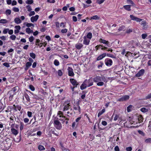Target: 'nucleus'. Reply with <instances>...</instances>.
Segmentation results:
<instances>
[{
    "instance_id": "864d4df0",
    "label": "nucleus",
    "mask_w": 151,
    "mask_h": 151,
    "mask_svg": "<svg viewBox=\"0 0 151 151\" xmlns=\"http://www.w3.org/2000/svg\"><path fill=\"white\" fill-rule=\"evenodd\" d=\"M29 41L30 42H32L34 40V38L33 36L30 37L29 38Z\"/></svg>"
},
{
    "instance_id": "6e6d98bb",
    "label": "nucleus",
    "mask_w": 151,
    "mask_h": 151,
    "mask_svg": "<svg viewBox=\"0 0 151 151\" xmlns=\"http://www.w3.org/2000/svg\"><path fill=\"white\" fill-rule=\"evenodd\" d=\"M11 13V10H6V14L7 15H9Z\"/></svg>"
},
{
    "instance_id": "0e129e2a",
    "label": "nucleus",
    "mask_w": 151,
    "mask_h": 151,
    "mask_svg": "<svg viewBox=\"0 0 151 151\" xmlns=\"http://www.w3.org/2000/svg\"><path fill=\"white\" fill-rule=\"evenodd\" d=\"M132 29H128L126 31V32L127 33H129L130 32H132Z\"/></svg>"
},
{
    "instance_id": "c03bdc74",
    "label": "nucleus",
    "mask_w": 151,
    "mask_h": 151,
    "mask_svg": "<svg viewBox=\"0 0 151 151\" xmlns=\"http://www.w3.org/2000/svg\"><path fill=\"white\" fill-rule=\"evenodd\" d=\"M8 31H9V28H6L3 31V33L4 34H6L8 32Z\"/></svg>"
},
{
    "instance_id": "1a4fd4ad",
    "label": "nucleus",
    "mask_w": 151,
    "mask_h": 151,
    "mask_svg": "<svg viewBox=\"0 0 151 151\" xmlns=\"http://www.w3.org/2000/svg\"><path fill=\"white\" fill-rule=\"evenodd\" d=\"M68 72V75L70 76H73L74 75V74L73 71V69L71 67H68L67 68Z\"/></svg>"
},
{
    "instance_id": "0eeeda50",
    "label": "nucleus",
    "mask_w": 151,
    "mask_h": 151,
    "mask_svg": "<svg viewBox=\"0 0 151 151\" xmlns=\"http://www.w3.org/2000/svg\"><path fill=\"white\" fill-rule=\"evenodd\" d=\"M145 70L144 69H142L139 70L136 74L135 76L137 77H139L142 76L144 74Z\"/></svg>"
},
{
    "instance_id": "c9c22d12",
    "label": "nucleus",
    "mask_w": 151,
    "mask_h": 151,
    "mask_svg": "<svg viewBox=\"0 0 151 151\" xmlns=\"http://www.w3.org/2000/svg\"><path fill=\"white\" fill-rule=\"evenodd\" d=\"M106 55H107V56L108 57H110V58H116V57L115 55H112V54H106Z\"/></svg>"
},
{
    "instance_id": "6ab92c4d",
    "label": "nucleus",
    "mask_w": 151,
    "mask_h": 151,
    "mask_svg": "<svg viewBox=\"0 0 151 151\" xmlns=\"http://www.w3.org/2000/svg\"><path fill=\"white\" fill-rule=\"evenodd\" d=\"M106 56V53H104L99 56L97 58V60H100L102 59Z\"/></svg>"
},
{
    "instance_id": "473e14b6",
    "label": "nucleus",
    "mask_w": 151,
    "mask_h": 151,
    "mask_svg": "<svg viewBox=\"0 0 151 151\" xmlns=\"http://www.w3.org/2000/svg\"><path fill=\"white\" fill-rule=\"evenodd\" d=\"M140 111L143 112H146L148 111V109L145 108H142L141 109Z\"/></svg>"
},
{
    "instance_id": "58836bf2",
    "label": "nucleus",
    "mask_w": 151,
    "mask_h": 151,
    "mask_svg": "<svg viewBox=\"0 0 151 151\" xmlns=\"http://www.w3.org/2000/svg\"><path fill=\"white\" fill-rule=\"evenodd\" d=\"M132 105H129L127 107V110L128 112H129L131 111V109L132 108Z\"/></svg>"
},
{
    "instance_id": "412c9836",
    "label": "nucleus",
    "mask_w": 151,
    "mask_h": 151,
    "mask_svg": "<svg viewBox=\"0 0 151 151\" xmlns=\"http://www.w3.org/2000/svg\"><path fill=\"white\" fill-rule=\"evenodd\" d=\"M11 132L14 135H16L18 133V131L14 128H12L11 129Z\"/></svg>"
},
{
    "instance_id": "4be33fe9",
    "label": "nucleus",
    "mask_w": 151,
    "mask_h": 151,
    "mask_svg": "<svg viewBox=\"0 0 151 151\" xmlns=\"http://www.w3.org/2000/svg\"><path fill=\"white\" fill-rule=\"evenodd\" d=\"M14 22L17 24L21 23L22 22L19 18H16L14 20Z\"/></svg>"
},
{
    "instance_id": "cd10ccee",
    "label": "nucleus",
    "mask_w": 151,
    "mask_h": 151,
    "mask_svg": "<svg viewBox=\"0 0 151 151\" xmlns=\"http://www.w3.org/2000/svg\"><path fill=\"white\" fill-rule=\"evenodd\" d=\"M92 37V34L91 32L88 33L87 35V36H86V37H87L88 39H89L90 40L91 39Z\"/></svg>"
},
{
    "instance_id": "7ed1b4c3",
    "label": "nucleus",
    "mask_w": 151,
    "mask_h": 151,
    "mask_svg": "<svg viewBox=\"0 0 151 151\" xmlns=\"http://www.w3.org/2000/svg\"><path fill=\"white\" fill-rule=\"evenodd\" d=\"M70 105L69 103H67L65 102L63 104V107L60 106V110L62 111L63 113H66V111H67L70 108Z\"/></svg>"
},
{
    "instance_id": "9b49d317",
    "label": "nucleus",
    "mask_w": 151,
    "mask_h": 151,
    "mask_svg": "<svg viewBox=\"0 0 151 151\" xmlns=\"http://www.w3.org/2000/svg\"><path fill=\"white\" fill-rule=\"evenodd\" d=\"M83 44L87 45H88L89 44L90 40L88 39L87 37H86V36L83 37Z\"/></svg>"
},
{
    "instance_id": "774afa93",
    "label": "nucleus",
    "mask_w": 151,
    "mask_h": 151,
    "mask_svg": "<svg viewBox=\"0 0 151 151\" xmlns=\"http://www.w3.org/2000/svg\"><path fill=\"white\" fill-rule=\"evenodd\" d=\"M114 150L115 151H119V149L118 146H116L114 147Z\"/></svg>"
},
{
    "instance_id": "5fc2aeb1",
    "label": "nucleus",
    "mask_w": 151,
    "mask_h": 151,
    "mask_svg": "<svg viewBox=\"0 0 151 151\" xmlns=\"http://www.w3.org/2000/svg\"><path fill=\"white\" fill-rule=\"evenodd\" d=\"M27 115L29 117H31L32 116V113L31 112L28 111L27 112Z\"/></svg>"
},
{
    "instance_id": "c756f323",
    "label": "nucleus",
    "mask_w": 151,
    "mask_h": 151,
    "mask_svg": "<svg viewBox=\"0 0 151 151\" xmlns=\"http://www.w3.org/2000/svg\"><path fill=\"white\" fill-rule=\"evenodd\" d=\"M99 17L97 15H95L91 17V19L98 20L99 19Z\"/></svg>"
},
{
    "instance_id": "5701e85b",
    "label": "nucleus",
    "mask_w": 151,
    "mask_h": 151,
    "mask_svg": "<svg viewBox=\"0 0 151 151\" xmlns=\"http://www.w3.org/2000/svg\"><path fill=\"white\" fill-rule=\"evenodd\" d=\"M87 87L84 81L81 84L80 86V88L81 90H83L86 88Z\"/></svg>"
},
{
    "instance_id": "a18cd8bd",
    "label": "nucleus",
    "mask_w": 151,
    "mask_h": 151,
    "mask_svg": "<svg viewBox=\"0 0 151 151\" xmlns=\"http://www.w3.org/2000/svg\"><path fill=\"white\" fill-rule=\"evenodd\" d=\"M3 65L4 66H5L7 68H9V67H10L9 64L5 62V63H4L3 64Z\"/></svg>"
},
{
    "instance_id": "4d7b16f0",
    "label": "nucleus",
    "mask_w": 151,
    "mask_h": 151,
    "mask_svg": "<svg viewBox=\"0 0 151 151\" xmlns=\"http://www.w3.org/2000/svg\"><path fill=\"white\" fill-rule=\"evenodd\" d=\"M105 0H97V2L99 4H100L103 3Z\"/></svg>"
},
{
    "instance_id": "e433bc0d",
    "label": "nucleus",
    "mask_w": 151,
    "mask_h": 151,
    "mask_svg": "<svg viewBox=\"0 0 151 151\" xmlns=\"http://www.w3.org/2000/svg\"><path fill=\"white\" fill-rule=\"evenodd\" d=\"M38 149L40 150H45V148L44 146L42 145H39L38 146Z\"/></svg>"
},
{
    "instance_id": "09e8293b",
    "label": "nucleus",
    "mask_w": 151,
    "mask_h": 151,
    "mask_svg": "<svg viewBox=\"0 0 151 151\" xmlns=\"http://www.w3.org/2000/svg\"><path fill=\"white\" fill-rule=\"evenodd\" d=\"M58 75L60 76H62L63 74L62 72L60 70H58Z\"/></svg>"
},
{
    "instance_id": "a878e982",
    "label": "nucleus",
    "mask_w": 151,
    "mask_h": 151,
    "mask_svg": "<svg viewBox=\"0 0 151 151\" xmlns=\"http://www.w3.org/2000/svg\"><path fill=\"white\" fill-rule=\"evenodd\" d=\"M25 24L26 26L29 28V27H32L33 28L34 27V25L32 23H28L26 22Z\"/></svg>"
},
{
    "instance_id": "2f4dec72",
    "label": "nucleus",
    "mask_w": 151,
    "mask_h": 151,
    "mask_svg": "<svg viewBox=\"0 0 151 151\" xmlns=\"http://www.w3.org/2000/svg\"><path fill=\"white\" fill-rule=\"evenodd\" d=\"M21 139V136L18 137L16 139H15V141L17 143H18L20 142Z\"/></svg>"
},
{
    "instance_id": "f03ea898",
    "label": "nucleus",
    "mask_w": 151,
    "mask_h": 151,
    "mask_svg": "<svg viewBox=\"0 0 151 151\" xmlns=\"http://www.w3.org/2000/svg\"><path fill=\"white\" fill-rule=\"evenodd\" d=\"M12 145V142L9 139H6L2 143L1 145L3 147H1L3 150H8L9 149Z\"/></svg>"
},
{
    "instance_id": "69168bd1",
    "label": "nucleus",
    "mask_w": 151,
    "mask_h": 151,
    "mask_svg": "<svg viewBox=\"0 0 151 151\" xmlns=\"http://www.w3.org/2000/svg\"><path fill=\"white\" fill-rule=\"evenodd\" d=\"M60 27H62V28H65V26L63 22H62L60 23Z\"/></svg>"
},
{
    "instance_id": "49530a36",
    "label": "nucleus",
    "mask_w": 151,
    "mask_h": 151,
    "mask_svg": "<svg viewBox=\"0 0 151 151\" xmlns=\"http://www.w3.org/2000/svg\"><path fill=\"white\" fill-rule=\"evenodd\" d=\"M10 38L12 40H15L16 38V36L14 35H12L10 36Z\"/></svg>"
},
{
    "instance_id": "b1692460",
    "label": "nucleus",
    "mask_w": 151,
    "mask_h": 151,
    "mask_svg": "<svg viewBox=\"0 0 151 151\" xmlns=\"http://www.w3.org/2000/svg\"><path fill=\"white\" fill-rule=\"evenodd\" d=\"M138 120L139 122V123H141L143 122V117L141 115H139L138 116Z\"/></svg>"
},
{
    "instance_id": "13d9d810",
    "label": "nucleus",
    "mask_w": 151,
    "mask_h": 151,
    "mask_svg": "<svg viewBox=\"0 0 151 151\" xmlns=\"http://www.w3.org/2000/svg\"><path fill=\"white\" fill-rule=\"evenodd\" d=\"M147 36V35L146 34H143L142 35V38L143 39H145Z\"/></svg>"
},
{
    "instance_id": "6e6552de",
    "label": "nucleus",
    "mask_w": 151,
    "mask_h": 151,
    "mask_svg": "<svg viewBox=\"0 0 151 151\" xmlns=\"http://www.w3.org/2000/svg\"><path fill=\"white\" fill-rule=\"evenodd\" d=\"M131 20L135 21L137 22H140L142 21V19L137 18L132 15H131L130 16Z\"/></svg>"
},
{
    "instance_id": "f8f14e48",
    "label": "nucleus",
    "mask_w": 151,
    "mask_h": 151,
    "mask_svg": "<svg viewBox=\"0 0 151 151\" xmlns=\"http://www.w3.org/2000/svg\"><path fill=\"white\" fill-rule=\"evenodd\" d=\"M141 25L142 26L143 29H146L148 27L147 22L145 20L142 21L141 23Z\"/></svg>"
},
{
    "instance_id": "ddd939ff",
    "label": "nucleus",
    "mask_w": 151,
    "mask_h": 151,
    "mask_svg": "<svg viewBox=\"0 0 151 151\" xmlns=\"http://www.w3.org/2000/svg\"><path fill=\"white\" fill-rule=\"evenodd\" d=\"M99 42L104 44L106 45L108 47H110L109 45V42L108 41H107L103 39H100L99 40Z\"/></svg>"
},
{
    "instance_id": "79ce46f5",
    "label": "nucleus",
    "mask_w": 151,
    "mask_h": 151,
    "mask_svg": "<svg viewBox=\"0 0 151 151\" xmlns=\"http://www.w3.org/2000/svg\"><path fill=\"white\" fill-rule=\"evenodd\" d=\"M124 8L125 9H130V5H126L124 6Z\"/></svg>"
},
{
    "instance_id": "a19ab883",
    "label": "nucleus",
    "mask_w": 151,
    "mask_h": 151,
    "mask_svg": "<svg viewBox=\"0 0 151 151\" xmlns=\"http://www.w3.org/2000/svg\"><path fill=\"white\" fill-rule=\"evenodd\" d=\"M103 47V45H98L97 46H96L95 47V48L96 49V50H97L99 49L100 48L101 49V48L102 47Z\"/></svg>"
},
{
    "instance_id": "c85d7f7f",
    "label": "nucleus",
    "mask_w": 151,
    "mask_h": 151,
    "mask_svg": "<svg viewBox=\"0 0 151 151\" xmlns=\"http://www.w3.org/2000/svg\"><path fill=\"white\" fill-rule=\"evenodd\" d=\"M105 110L104 109H102L101 111H99L98 114V116L99 117L103 113L105 112Z\"/></svg>"
},
{
    "instance_id": "39448f33",
    "label": "nucleus",
    "mask_w": 151,
    "mask_h": 151,
    "mask_svg": "<svg viewBox=\"0 0 151 151\" xmlns=\"http://www.w3.org/2000/svg\"><path fill=\"white\" fill-rule=\"evenodd\" d=\"M105 63L108 66H110L113 64V61L111 59L109 58H106L105 60Z\"/></svg>"
},
{
    "instance_id": "37998d69",
    "label": "nucleus",
    "mask_w": 151,
    "mask_h": 151,
    "mask_svg": "<svg viewBox=\"0 0 151 151\" xmlns=\"http://www.w3.org/2000/svg\"><path fill=\"white\" fill-rule=\"evenodd\" d=\"M29 89L32 91H34L35 90V88L34 86L32 85H30L29 86Z\"/></svg>"
},
{
    "instance_id": "7c9ffc66",
    "label": "nucleus",
    "mask_w": 151,
    "mask_h": 151,
    "mask_svg": "<svg viewBox=\"0 0 151 151\" xmlns=\"http://www.w3.org/2000/svg\"><path fill=\"white\" fill-rule=\"evenodd\" d=\"M8 22V21L6 19H2L0 20V23L5 24Z\"/></svg>"
},
{
    "instance_id": "2eb2a0df",
    "label": "nucleus",
    "mask_w": 151,
    "mask_h": 151,
    "mask_svg": "<svg viewBox=\"0 0 151 151\" xmlns=\"http://www.w3.org/2000/svg\"><path fill=\"white\" fill-rule=\"evenodd\" d=\"M73 108L76 111V112L77 113H79V114H80L81 108L79 105H78L77 106H74Z\"/></svg>"
},
{
    "instance_id": "393cba45",
    "label": "nucleus",
    "mask_w": 151,
    "mask_h": 151,
    "mask_svg": "<svg viewBox=\"0 0 151 151\" xmlns=\"http://www.w3.org/2000/svg\"><path fill=\"white\" fill-rule=\"evenodd\" d=\"M26 32L28 34H29L31 33H32L33 32V31L31 30L30 28L29 27L26 28Z\"/></svg>"
},
{
    "instance_id": "9d476101",
    "label": "nucleus",
    "mask_w": 151,
    "mask_h": 151,
    "mask_svg": "<svg viewBox=\"0 0 151 151\" xmlns=\"http://www.w3.org/2000/svg\"><path fill=\"white\" fill-rule=\"evenodd\" d=\"M129 98V96L125 95L119 99H118L117 101H125L128 100Z\"/></svg>"
},
{
    "instance_id": "3c124183",
    "label": "nucleus",
    "mask_w": 151,
    "mask_h": 151,
    "mask_svg": "<svg viewBox=\"0 0 151 151\" xmlns=\"http://www.w3.org/2000/svg\"><path fill=\"white\" fill-rule=\"evenodd\" d=\"M145 142L146 143L151 142V138H148L146 139L145 140Z\"/></svg>"
},
{
    "instance_id": "e2e57ef3",
    "label": "nucleus",
    "mask_w": 151,
    "mask_h": 151,
    "mask_svg": "<svg viewBox=\"0 0 151 151\" xmlns=\"http://www.w3.org/2000/svg\"><path fill=\"white\" fill-rule=\"evenodd\" d=\"M8 32L9 35H12L13 33V30L12 29H9Z\"/></svg>"
},
{
    "instance_id": "20e7f679",
    "label": "nucleus",
    "mask_w": 151,
    "mask_h": 151,
    "mask_svg": "<svg viewBox=\"0 0 151 151\" xmlns=\"http://www.w3.org/2000/svg\"><path fill=\"white\" fill-rule=\"evenodd\" d=\"M53 124L56 129L60 130L61 129L62 127V124L58 120H54Z\"/></svg>"
},
{
    "instance_id": "f704fd0d",
    "label": "nucleus",
    "mask_w": 151,
    "mask_h": 151,
    "mask_svg": "<svg viewBox=\"0 0 151 151\" xmlns=\"http://www.w3.org/2000/svg\"><path fill=\"white\" fill-rule=\"evenodd\" d=\"M24 97L27 101L29 102L30 99L29 98V97L27 94H25L24 95Z\"/></svg>"
},
{
    "instance_id": "bb28decb",
    "label": "nucleus",
    "mask_w": 151,
    "mask_h": 151,
    "mask_svg": "<svg viewBox=\"0 0 151 151\" xmlns=\"http://www.w3.org/2000/svg\"><path fill=\"white\" fill-rule=\"evenodd\" d=\"M114 116V121H116L119 118V116L117 114H113L112 116L111 117H113Z\"/></svg>"
},
{
    "instance_id": "423d86ee",
    "label": "nucleus",
    "mask_w": 151,
    "mask_h": 151,
    "mask_svg": "<svg viewBox=\"0 0 151 151\" xmlns=\"http://www.w3.org/2000/svg\"><path fill=\"white\" fill-rule=\"evenodd\" d=\"M84 81L87 87H89L93 84V82L91 79L86 80Z\"/></svg>"
},
{
    "instance_id": "603ef678",
    "label": "nucleus",
    "mask_w": 151,
    "mask_h": 151,
    "mask_svg": "<svg viewBox=\"0 0 151 151\" xmlns=\"http://www.w3.org/2000/svg\"><path fill=\"white\" fill-rule=\"evenodd\" d=\"M24 124L23 123H21L20 126V130H22L24 128Z\"/></svg>"
},
{
    "instance_id": "4c0bfd02",
    "label": "nucleus",
    "mask_w": 151,
    "mask_h": 151,
    "mask_svg": "<svg viewBox=\"0 0 151 151\" xmlns=\"http://www.w3.org/2000/svg\"><path fill=\"white\" fill-rule=\"evenodd\" d=\"M33 0H27L26 1L25 3L27 4H31L33 3Z\"/></svg>"
},
{
    "instance_id": "bf43d9fd",
    "label": "nucleus",
    "mask_w": 151,
    "mask_h": 151,
    "mask_svg": "<svg viewBox=\"0 0 151 151\" xmlns=\"http://www.w3.org/2000/svg\"><path fill=\"white\" fill-rule=\"evenodd\" d=\"M100 63L101 64L99 65L98 66V68L99 69L100 67H102L104 64V63L102 62H100Z\"/></svg>"
},
{
    "instance_id": "8fccbe9b",
    "label": "nucleus",
    "mask_w": 151,
    "mask_h": 151,
    "mask_svg": "<svg viewBox=\"0 0 151 151\" xmlns=\"http://www.w3.org/2000/svg\"><path fill=\"white\" fill-rule=\"evenodd\" d=\"M32 65V63H30V62H27L25 65L26 67H28L29 68V67Z\"/></svg>"
},
{
    "instance_id": "f257e3e1",
    "label": "nucleus",
    "mask_w": 151,
    "mask_h": 151,
    "mask_svg": "<svg viewBox=\"0 0 151 151\" xmlns=\"http://www.w3.org/2000/svg\"><path fill=\"white\" fill-rule=\"evenodd\" d=\"M93 81L94 82L97 83V85L98 86H103L104 82L106 83L108 81L107 78L104 76H96L93 78Z\"/></svg>"
},
{
    "instance_id": "72a5a7b5",
    "label": "nucleus",
    "mask_w": 151,
    "mask_h": 151,
    "mask_svg": "<svg viewBox=\"0 0 151 151\" xmlns=\"http://www.w3.org/2000/svg\"><path fill=\"white\" fill-rule=\"evenodd\" d=\"M54 64L56 66H58L59 65V62L58 60H55L54 62Z\"/></svg>"
},
{
    "instance_id": "ea45409f",
    "label": "nucleus",
    "mask_w": 151,
    "mask_h": 151,
    "mask_svg": "<svg viewBox=\"0 0 151 151\" xmlns=\"http://www.w3.org/2000/svg\"><path fill=\"white\" fill-rule=\"evenodd\" d=\"M30 56L33 59H35V58L36 55L33 52L30 53L29 54Z\"/></svg>"
},
{
    "instance_id": "338daca9",
    "label": "nucleus",
    "mask_w": 151,
    "mask_h": 151,
    "mask_svg": "<svg viewBox=\"0 0 151 151\" xmlns=\"http://www.w3.org/2000/svg\"><path fill=\"white\" fill-rule=\"evenodd\" d=\"M35 14V12H34V11H32L30 12L29 15V16L30 17L33 15H34Z\"/></svg>"
},
{
    "instance_id": "4468645a",
    "label": "nucleus",
    "mask_w": 151,
    "mask_h": 151,
    "mask_svg": "<svg viewBox=\"0 0 151 151\" xmlns=\"http://www.w3.org/2000/svg\"><path fill=\"white\" fill-rule=\"evenodd\" d=\"M57 116L59 117H62L64 119H65V120L67 119L65 116H63V112L61 111H59L58 112Z\"/></svg>"
},
{
    "instance_id": "aec40b11",
    "label": "nucleus",
    "mask_w": 151,
    "mask_h": 151,
    "mask_svg": "<svg viewBox=\"0 0 151 151\" xmlns=\"http://www.w3.org/2000/svg\"><path fill=\"white\" fill-rule=\"evenodd\" d=\"M15 29L14 30V32L15 34L18 33L19 30L20 29L21 27L19 25H17L15 26Z\"/></svg>"
},
{
    "instance_id": "680f3d73",
    "label": "nucleus",
    "mask_w": 151,
    "mask_h": 151,
    "mask_svg": "<svg viewBox=\"0 0 151 151\" xmlns=\"http://www.w3.org/2000/svg\"><path fill=\"white\" fill-rule=\"evenodd\" d=\"M132 150V147H128L126 149L127 151H131Z\"/></svg>"
},
{
    "instance_id": "de8ad7c7",
    "label": "nucleus",
    "mask_w": 151,
    "mask_h": 151,
    "mask_svg": "<svg viewBox=\"0 0 151 151\" xmlns=\"http://www.w3.org/2000/svg\"><path fill=\"white\" fill-rule=\"evenodd\" d=\"M15 118V116L14 115H12L10 117V119L11 120V123H13V122H14V119Z\"/></svg>"
},
{
    "instance_id": "dca6fc26",
    "label": "nucleus",
    "mask_w": 151,
    "mask_h": 151,
    "mask_svg": "<svg viewBox=\"0 0 151 151\" xmlns=\"http://www.w3.org/2000/svg\"><path fill=\"white\" fill-rule=\"evenodd\" d=\"M83 46V44L80 43H78L75 45L76 48L78 50H80Z\"/></svg>"
},
{
    "instance_id": "f3484780",
    "label": "nucleus",
    "mask_w": 151,
    "mask_h": 151,
    "mask_svg": "<svg viewBox=\"0 0 151 151\" xmlns=\"http://www.w3.org/2000/svg\"><path fill=\"white\" fill-rule=\"evenodd\" d=\"M70 81L73 85L76 87L77 85L78 84V83L74 79L72 78L70 79Z\"/></svg>"
},
{
    "instance_id": "052dcab7",
    "label": "nucleus",
    "mask_w": 151,
    "mask_h": 151,
    "mask_svg": "<svg viewBox=\"0 0 151 151\" xmlns=\"http://www.w3.org/2000/svg\"><path fill=\"white\" fill-rule=\"evenodd\" d=\"M146 99H149L151 98V93L148 94L145 97Z\"/></svg>"
},
{
    "instance_id": "a211bd4d",
    "label": "nucleus",
    "mask_w": 151,
    "mask_h": 151,
    "mask_svg": "<svg viewBox=\"0 0 151 151\" xmlns=\"http://www.w3.org/2000/svg\"><path fill=\"white\" fill-rule=\"evenodd\" d=\"M39 16L38 15H36L35 16L32 17L31 18L30 20L32 22H34L36 21L38 19Z\"/></svg>"
}]
</instances>
